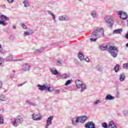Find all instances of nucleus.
Instances as JSON below:
<instances>
[{"mask_svg":"<svg viewBox=\"0 0 128 128\" xmlns=\"http://www.w3.org/2000/svg\"><path fill=\"white\" fill-rule=\"evenodd\" d=\"M123 68H125L126 70H128V64H123Z\"/></svg>","mask_w":128,"mask_h":128,"instance_id":"f704fd0d","label":"nucleus"},{"mask_svg":"<svg viewBox=\"0 0 128 128\" xmlns=\"http://www.w3.org/2000/svg\"><path fill=\"white\" fill-rule=\"evenodd\" d=\"M0 124H4V116L0 114Z\"/></svg>","mask_w":128,"mask_h":128,"instance_id":"c756f323","label":"nucleus"},{"mask_svg":"<svg viewBox=\"0 0 128 128\" xmlns=\"http://www.w3.org/2000/svg\"><path fill=\"white\" fill-rule=\"evenodd\" d=\"M60 20H66V18L64 17V16H60L59 18Z\"/></svg>","mask_w":128,"mask_h":128,"instance_id":"ea45409f","label":"nucleus"},{"mask_svg":"<svg viewBox=\"0 0 128 128\" xmlns=\"http://www.w3.org/2000/svg\"><path fill=\"white\" fill-rule=\"evenodd\" d=\"M2 82L0 81V88H2Z\"/></svg>","mask_w":128,"mask_h":128,"instance_id":"de8ad7c7","label":"nucleus"},{"mask_svg":"<svg viewBox=\"0 0 128 128\" xmlns=\"http://www.w3.org/2000/svg\"><path fill=\"white\" fill-rule=\"evenodd\" d=\"M126 80V75H124V74H120V82H124Z\"/></svg>","mask_w":128,"mask_h":128,"instance_id":"6ab92c4d","label":"nucleus"},{"mask_svg":"<svg viewBox=\"0 0 128 128\" xmlns=\"http://www.w3.org/2000/svg\"><path fill=\"white\" fill-rule=\"evenodd\" d=\"M108 128H116V126L114 125V121H110L108 125Z\"/></svg>","mask_w":128,"mask_h":128,"instance_id":"f3484780","label":"nucleus"},{"mask_svg":"<svg viewBox=\"0 0 128 128\" xmlns=\"http://www.w3.org/2000/svg\"><path fill=\"white\" fill-rule=\"evenodd\" d=\"M66 128H72V127L70 126H67Z\"/></svg>","mask_w":128,"mask_h":128,"instance_id":"4d7b16f0","label":"nucleus"},{"mask_svg":"<svg viewBox=\"0 0 128 128\" xmlns=\"http://www.w3.org/2000/svg\"><path fill=\"white\" fill-rule=\"evenodd\" d=\"M37 86L39 90H41V92H43V90H46V92H54V88L47 86L46 84H44L43 85L38 84Z\"/></svg>","mask_w":128,"mask_h":128,"instance_id":"39448f33","label":"nucleus"},{"mask_svg":"<svg viewBox=\"0 0 128 128\" xmlns=\"http://www.w3.org/2000/svg\"><path fill=\"white\" fill-rule=\"evenodd\" d=\"M54 94H60V90H55Z\"/></svg>","mask_w":128,"mask_h":128,"instance_id":"37998d69","label":"nucleus"},{"mask_svg":"<svg viewBox=\"0 0 128 128\" xmlns=\"http://www.w3.org/2000/svg\"><path fill=\"white\" fill-rule=\"evenodd\" d=\"M122 32V29H116L114 30L113 32V34H120Z\"/></svg>","mask_w":128,"mask_h":128,"instance_id":"a211bd4d","label":"nucleus"},{"mask_svg":"<svg viewBox=\"0 0 128 128\" xmlns=\"http://www.w3.org/2000/svg\"><path fill=\"white\" fill-rule=\"evenodd\" d=\"M58 76H57L56 78H58Z\"/></svg>","mask_w":128,"mask_h":128,"instance_id":"13d9d810","label":"nucleus"},{"mask_svg":"<svg viewBox=\"0 0 128 128\" xmlns=\"http://www.w3.org/2000/svg\"><path fill=\"white\" fill-rule=\"evenodd\" d=\"M32 118L34 120H42V116L38 114H33Z\"/></svg>","mask_w":128,"mask_h":128,"instance_id":"f8f14e48","label":"nucleus"},{"mask_svg":"<svg viewBox=\"0 0 128 128\" xmlns=\"http://www.w3.org/2000/svg\"><path fill=\"white\" fill-rule=\"evenodd\" d=\"M76 85L78 90L81 88L80 92H84L85 90H86L87 88L86 84H82V80H76Z\"/></svg>","mask_w":128,"mask_h":128,"instance_id":"20e7f679","label":"nucleus"},{"mask_svg":"<svg viewBox=\"0 0 128 128\" xmlns=\"http://www.w3.org/2000/svg\"><path fill=\"white\" fill-rule=\"evenodd\" d=\"M52 120H54V116H50L47 118L45 128H48V126H50L52 124Z\"/></svg>","mask_w":128,"mask_h":128,"instance_id":"6e6552de","label":"nucleus"},{"mask_svg":"<svg viewBox=\"0 0 128 128\" xmlns=\"http://www.w3.org/2000/svg\"><path fill=\"white\" fill-rule=\"evenodd\" d=\"M23 4L25 8H28V0H24L23 1Z\"/></svg>","mask_w":128,"mask_h":128,"instance_id":"bb28decb","label":"nucleus"},{"mask_svg":"<svg viewBox=\"0 0 128 128\" xmlns=\"http://www.w3.org/2000/svg\"><path fill=\"white\" fill-rule=\"evenodd\" d=\"M24 84H20L18 86H22Z\"/></svg>","mask_w":128,"mask_h":128,"instance_id":"603ef678","label":"nucleus"},{"mask_svg":"<svg viewBox=\"0 0 128 128\" xmlns=\"http://www.w3.org/2000/svg\"><path fill=\"white\" fill-rule=\"evenodd\" d=\"M126 46V48H128V43H127Z\"/></svg>","mask_w":128,"mask_h":128,"instance_id":"6e6d98bb","label":"nucleus"},{"mask_svg":"<svg viewBox=\"0 0 128 128\" xmlns=\"http://www.w3.org/2000/svg\"><path fill=\"white\" fill-rule=\"evenodd\" d=\"M9 39H10V40H16V37L14 36H11L9 38Z\"/></svg>","mask_w":128,"mask_h":128,"instance_id":"58836bf2","label":"nucleus"},{"mask_svg":"<svg viewBox=\"0 0 128 128\" xmlns=\"http://www.w3.org/2000/svg\"><path fill=\"white\" fill-rule=\"evenodd\" d=\"M84 60H86V62H90V58H86L85 59H84Z\"/></svg>","mask_w":128,"mask_h":128,"instance_id":"49530a36","label":"nucleus"},{"mask_svg":"<svg viewBox=\"0 0 128 128\" xmlns=\"http://www.w3.org/2000/svg\"><path fill=\"white\" fill-rule=\"evenodd\" d=\"M63 78H70V76L68 75L67 74H64L62 76Z\"/></svg>","mask_w":128,"mask_h":128,"instance_id":"e433bc0d","label":"nucleus"},{"mask_svg":"<svg viewBox=\"0 0 128 128\" xmlns=\"http://www.w3.org/2000/svg\"><path fill=\"white\" fill-rule=\"evenodd\" d=\"M22 60H23L22 59H20V60H15V62H22Z\"/></svg>","mask_w":128,"mask_h":128,"instance_id":"8fccbe9b","label":"nucleus"},{"mask_svg":"<svg viewBox=\"0 0 128 128\" xmlns=\"http://www.w3.org/2000/svg\"><path fill=\"white\" fill-rule=\"evenodd\" d=\"M21 26L23 28H24V30H26L28 28V27L26 26V24H22Z\"/></svg>","mask_w":128,"mask_h":128,"instance_id":"a19ab883","label":"nucleus"},{"mask_svg":"<svg viewBox=\"0 0 128 128\" xmlns=\"http://www.w3.org/2000/svg\"><path fill=\"white\" fill-rule=\"evenodd\" d=\"M0 8H6V5H1Z\"/></svg>","mask_w":128,"mask_h":128,"instance_id":"09e8293b","label":"nucleus"},{"mask_svg":"<svg viewBox=\"0 0 128 128\" xmlns=\"http://www.w3.org/2000/svg\"><path fill=\"white\" fill-rule=\"evenodd\" d=\"M63 62L64 61L62 60H57V66H62Z\"/></svg>","mask_w":128,"mask_h":128,"instance_id":"72a5a7b5","label":"nucleus"},{"mask_svg":"<svg viewBox=\"0 0 128 128\" xmlns=\"http://www.w3.org/2000/svg\"><path fill=\"white\" fill-rule=\"evenodd\" d=\"M91 16H92L93 18H96V11H92L91 12Z\"/></svg>","mask_w":128,"mask_h":128,"instance_id":"c85d7f7f","label":"nucleus"},{"mask_svg":"<svg viewBox=\"0 0 128 128\" xmlns=\"http://www.w3.org/2000/svg\"><path fill=\"white\" fill-rule=\"evenodd\" d=\"M11 124L14 126H18V122H16V119H14V121H12Z\"/></svg>","mask_w":128,"mask_h":128,"instance_id":"a878e982","label":"nucleus"},{"mask_svg":"<svg viewBox=\"0 0 128 128\" xmlns=\"http://www.w3.org/2000/svg\"><path fill=\"white\" fill-rule=\"evenodd\" d=\"M48 14H50V16H52L54 20L56 22V15H54V13H52V11L50 10H48Z\"/></svg>","mask_w":128,"mask_h":128,"instance_id":"412c9836","label":"nucleus"},{"mask_svg":"<svg viewBox=\"0 0 128 128\" xmlns=\"http://www.w3.org/2000/svg\"><path fill=\"white\" fill-rule=\"evenodd\" d=\"M98 104H100V100H97L96 101L94 102L93 104H94V106H98Z\"/></svg>","mask_w":128,"mask_h":128,"instance_id":"473e14b6","label":"nucleus"},{"mask_svg":"<svg viewBox=\"0 0 128 128\" xmlns=\"http://www.w3.org/2000/svg\"><path fill=\"white\" fill-rule=\"evenodd\" d=\"M13 72L14 74V72H16V70H13Z\"/></svg>","mask_w":128,"mask_h":128,"instance_id":"bf43d9fd","label":"nucleus"},{"mask_svg":"<svg viewBox=\"0 0 128 128\" xmlns=\"http://www.w3.org/2000/svg\"><path fill=\"white\" fill-rule=\"evenodd\" d=\"M105 100H114V96L108 94L106 96Z\"/></svg>","mask_w":128,"mask_h":128,"instance_id":"4468645a","label":"nucleus"},{"mask_svg":"<svg viewBox=\"0 0 128 128\" xmlns=\"http://www.w3.org/2000/svg\"><path fill=\"white\" fill-rule=\"evenodd\" d=\"M7 1L9 4H12L14 2V0H7Z\"/></svg>","mask_w":128,"mask_h":128,"instance_id":"a18cd8bd","label":"nucleus"},{"mask_svg":"<svg viewBox=\"0 0 128 128\" xmlns=\"http://www.w3.org/2000/svg\"><path fill=\"white\" fill-rule=\"evenodd\" d=\"M102 126L104 128H108V123L104 122L102 123Z\"/></svg>","mask_w":128,"mask_h":128,"instance_id":"cd10ccee","label":"nucleus"},{"mask_svg":"<svg viewBox=\"0 0 128 128\" xmlns=\"http://www.w3.org/2000/svg\"><path fill=\"white\" fill-rule=\"evenodd\" d=\"M106 22H107L108 27L110 29L112 28V26H114V18L108 16L106 18Z\"/></svg>","mask_w":128,"mask_h":128,"instance_id":"423d86ee","label":"nucleus"},{"mask_svg":"<svg viewBox=\"0 0 128 128\" xmlns=\"http://www.w3.org/2000/svg\"><path fill=\"white\" fill-rule=\"evenodd\" d=\"M4 62V58L0 57V66H4V64L2 63Z\"/></svg>","mask_w":128,"mask_h":128,"instance_id":"2f4dec72","label":"nucleus"},{"mask_svg":"<svg viewBox=\"0 0 128 128\" xmlns=\"http://www.w3.org/2000/svg\"><path fill=\"white\" fill-rule=\"evenodd\" d=\"M118 15L120 16V18H122V20H125L128 18V14L122 11L118 12Z\"/></svg>","mask_w":128,"mask_h":128,"instance_id":"1a4fd4ad","label":"nucleus"},{"mask_svg":"<svg viewBox=\"0 0 128 128\" xmlns=\"http://www.w3.org/2000/svg\"><path fill=\"white\" fill-rule=\"evenodd\" d=\"M14 74H13V75L11 76V78H14Z\"/></svg>","mask_w":128,"mask_h":128,"instance_id":"5fc2aeb1","label":"nucleus"},{"mask_svg":"<svg viewBox=\"0 0 128 128\" xmlns=\"http://www.w3.org/2000/svg\"><path fill=\"white\" fill-rule=\"evenodd\" d=\"M104 31L102 28H97L95 30L93 31L92 34V38H90V42H96L98 38H102Z\"/></svg>","mask_w":128,"mask_h":128,"instance_id":"f257e3e1","label":"nucleus"},{"mask_svg":"<svg viewBox=\"0 0 128 128\" xmlns=\"http://www.w3.org/2000/svg\"><path fill=\"white\" fill-rule=\"evenodd\" d=\"M26 82H24V83H23V84H26Z\"/></svg>","mask_w":128,"mask_h":128,"instance_id":"052dcab7","label":"nucleus"},{"mask_svg":"<svg viewBox=\"0 0 128 128\" xmlns=\"http://www.w3.org/2000/svg\"><path fill=\"white\" fill-rule=\"evenodd\" d=\"M32 34H34V32H28L26 31L24 32V36H30V35Z\"/></svg>","mask_w":128,"mask_h":128,"instance_id":"5701e85b","label":"nucleus"},{"mask_svg":"<svg viewBox=\"0 0 128 128\" xmlns=\"http://www.w3.org/2000/svg\"><path fill=\"white\" fill-rule=\"evenodd\" d=\"M16 120H17L18 122L20 124H22L24 122V119L22 118V116L20 115L17 116Z\"/></svg>","mask_w":128,"mask_h":128,"instance_id":"ddd939ff","label":"nucleus"},{"mask_svg":"<svg viewBox=\"0 0 128 128\" xmlns=\"http://www.w3.org/2000/svg\"><path fill=\"white\" fill-rule=\"evenodd\" d=\"M0 53L2 54H4V50L2 49V45L0 44Z\"/></svg>","mask_w":128,"mask_h":128,"instance_id":"4c0bfd02","label":"nucleus"},{"mask_svg":"<svg viewBox=\"0 0 128 128\" xmlns=\"http://www.w3.org/2000/svg\"><path fill=\"white\" fill-rule=\"evenodd\" d=\"M72 80H68L65 83V86H68V84H72Z\"/></svg>","mask_w":128,"mask_h":128,"instance_id":"7c9ffc66","label":"nucleus"},{"mask_svg":"<svg viewBox=\"0 0 128 128\" xmlns=\"http://www.w3.org/2000/svg\"><path fill=\"white\" fill-rule=\"evenodd\" d=\"M26 104H31V102H30V100H26Z\"/></svg>","mask_w":128,"mask_h":128,"instance_id":"3c124183","label":"nucleus"},{"mask_svg":"<svg viewBox=\"0 0 128 128\" xmlns=\"http://www.w3.org/2000/svg\"><path fill=\"white\" fill-rule=\"evenodd\" d=\"M22 70H23V72H28L30 70V64H26L22 66Z\"/></svg>","mask_w":128,"mask_h":128,"instance_id":"9b49d317","label":"nucleus"},{"mask_svg":"<svg viewBox=\"0 0 128 128\" xmlns=\"http://www.w3.org/2000/svg\"><path fill=\"white\" fill-rule=\"evenodd\" d=\"M114 70L115 71V72H118V70H120V65L116 64L114 68Z\"/></svg>","mask_w":128,"mask_h":128,"instance_id":"393cba45","label":"nucleus"},{"mask_svg":"<svg viewBox=\"0 0 128 128\" xmlns=\"http://www.w3.org/2000/svg\"><path fill=\"white\" fill-rule=\"evenodd\" d=\"M78 57L80 58V60L82 62V60H84V56L82 54V53L80 52H79L78 53Z\"/></svg>","mask_w":128,"mask_h":128,"instance_id":"2eb2a0df","label":"nucleus"},{"mask_svg":"<svg viewBox=\"0 0 128 128\" xmlns=\"http://www.w3.org/2000/svg\"><path fill=\"white\" fill-rule=\"evenodd\" d=\"M4 60H6V62L12 60V56L10 55L9 56H8L5 58Z\"/></svg>","mask_w":128,"mask_h":128,"instance_id":"4be33fe9","label":"nucleus"},{"mask_svg":"<svg viewBox=\"0 0 128 128\" xmlns=\"http://www.w3.org/2000/svg\"><path fill=\"white\" fill-rule=\"evenodd\" d=\"M100 50H108V46H100Z\"/></svg>","mask_w":128,"mask_h":128,"instance_id":"b1692460","label":"nucleus"},{"mask_svg":"<svg viewBox=\"0 0 128 128\" xmlns=\"http://www.w3.org/2000/svg\"><path fill=\"white\" fill-rule=\"evenodd\" d=\"M85 128H96V124L92 122H87L84 125Z\"/></svg>","mask_w":128,"mask_h":128,"instance_id":"9d476101","label":"nucleus"},{"mask_svg":"<svg viewBox=\"0 0 128 128\" xmlns=\"http://www.w3.org/2000/svg\"><path fill=\"white\" fill-rule=\"evenodd\" d=\"M108 52L112 58H116L118 54V49L116 46H109L108 49Z\"/></svg>","mask_w":128,"mask_h":128,"instance_id":"7ed1b4c3","label":"nucleus"},{"mask_svg":"<svg viewBox=\"0 0 128 128\" xmlns=\"http://www.w3.org/2000/svg\"><path fill=\"white\" fill-rule=\"evenodd\" d=\"M0 24L1 26H6L7 23L6 22V20H9L10 18L6 16V15L2 14L0 16Z\"/></svg>","mask_w":128,"mask_h":128,"instance_id":"0eeeda50","label":"nucleus"},{"mask_svg":"<svg viewBox=\"0 0 128 128\" xmlns=\"http://www.w3.org/2000/svg\"><path fill=\"white\" fill-rule=\"evenodd\" d=\"M50 72L52 74H54V76H58V74H60V72H58L56 69H55L54 70H51Z\"/></svg>","mask_w":128,"mask_h":128,"instance_id":"aec40b11","label":"nucleus"},{"mask_svg":"<svg viewBox=\"0 0 128 128\" xmlns=\"http://www.w3.org/2000/svg\"><path fill=\"white\" fill-rule=\"evenodd\" d=\"M44 50H46V47H42L40 49L35 50L34 54H40V52H42Z\"/></svg>","mask_w":128,"mask_h":128,"instance_id":"dca6fc26","label":"nucleus"},{"mask_svg":"<svg viewBox=\"0 0 128 128\" xmlns=\"http://www.w3.org/2000/svg\"><path fill=\"white\" fill-rule=\"evenodd\" d=\"M31 106H36V102H31L30 103Z\"/></svg>","mask_w":128,"mask_h":128,"instance_id":"c03bdc74","label":"nucleus"},{"mask_svg":"<svg viewBox=\"0 0 128 128\" xmlns=\"http://www.w3.org/2000/svg\"><path fill=\"white\" fill-rule=\"evenodd\" d=\"M16 26H13V29L16 30Z\"/></svg>","mask_w":128,"mask_h":128,"instance_id":"864d4df0","label":"nucleus"},{"mask_svg":"<svg viewBox=\"0 0 128 128\" xmlns=\"http://www.w3.org/2000/svg\"><path fill=\"white\" fill-rule=\"evenodd\" d=\"M0 100H2V101L6 100V98L4 95L0 96Z\"/></svg>","mask_w":128,"mask_h":128,"instance_id":"c9c22d12","label":"nucleus"},{"mask_svg":"<svg viewBox=\"0 0 128 128\" xmlns=\"http://www.w3.org/2000/svg\"><path fill=\"white\" fill-rule=\"evenodd\" d=\"M86 120H88V116H86L74 118L72 120V124L74 126H76L78 122H80L81 124H84V122H86Z\"/></svg>","mask_w":128,"mask_h":128,"instance_id":"f03ea898","label":"nucleus"},{"mask_svg":"<svg viewBox=\"0 0 128 128\" xmlns=\"http://www.w3.org/2000/svg\"><path fill=\"white\" fill-rule=\"evenodd\" d=\"M102 70H104L102 66L99 67L98 68H97V70L98 72H102Z\"/></svg>","mask_w":128,"mask_h":128,"instance_id":"79ce46f5","label":"nucleus"}]
</instances>
